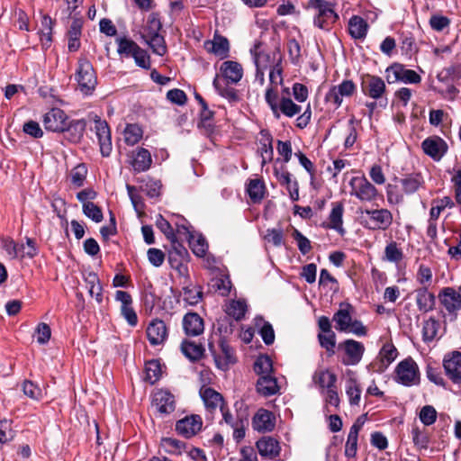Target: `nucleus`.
Instances as JSON below:
<instances>
[{
    "label": "nucleus",
    "instance_id": "obj_4",
    "mask_svg": "<svg viewBox=\"0 0 461 461\" xmlns=\"http://www.w3.org/2000/svg\"><path fill=\"white\" fill-rule=\"evenodd\" d=\"M208 348L212 356L213 357L217 367L220 369L226 370L229 368L230 365L236 362L234 349L221 335H219L218 339L219 351L212 341L209 342Z\"/></svg>",
    "mask_w": 461,
    "mask_h": 461
},
{
    "label": "nucleus",
    "instance_id": "obj_39",
    "mask_svg": "<svg viewBox=\"0 0 461 461\" xmlns=\"http://www.w3.org/2000/svg\"><path fill=\"white\" fill-rule=\"evenodd\" d=\"M212 86L218 95L227 99L229 102L235 103L239 101L238 91L235 88L230 86L228 84H222L220 81L219 74H216L215 77L213 78Z\"/></svg>",
    "mask_w": 461,
    "mask_h": 461
},
{
    "label": "nucleus",
    "instance_id": "obj_38",
    "mask_svg": "<svg viewBox=\"0 0 461 461\" xmlns=\"http://www.w3.org/2000/svg\"><path fill=\"white\" fill-rule=\"evenodd\" d=\"M313 382L324 392L325 390L336 386L337 376L334 373L327 369L319 370L313 375Z\"/></svg>",
    "mask_w": 461,
    "mask_h": 461
},
{
    "label": "nucleus",
    "instance_id": "obj_27",
    "mask_svg": "<svg viewBox=\"0 0 461 461\" xmlns=\"http://www.w3.org/2000/svg\"><path fill=\"white\" fill-rule=\"evenodd\" d=\"M416 305L420 312L427 313L434 310L436 305V296L429 291L428 286H421L415 291Z\"/></svg>",
    "mask_w": 461,
    "mask_h": 461
},
{
    "label": "nucleus",
    "instance_id": "obj_15",
    "mask_svg": "<svg viewBox=\"0 0 461 461\" xmlns=\"http://www.w3.org/2000/svg\"><path fill=\"white\" fill-rule=\"evenodd\" d=\"M423 152L435 161H439L447 151V142L438 136H431L421 143Z\"/></svg>",
    "mask_w": 461,
    "mask_h": 461
},
{
    "label": "nucleus",
    "instance_id": "obj_40",
    "mask_svg": "<svg viewBox=\"0 0 461 461\" xmlns=\"http://www.w3.org/2000/svg\"><path fill=\"white\" fill-rule=\"evenodd\" d=\"M439 321L434 317H429L423 321L422 326V339L424 342H431L436 338L438 329Z\"/></svg>",
    "mask_w": 461,
    "mask_h": 461
},
{
    "label": "nucleus",
    "instance_id": "obj_56",
    "mask_svg": "<svg viewBox=\"0 0 461 461\" xmlns=\"http://www.w3.org/2000/svg\"><path fill=\"white\" fill-rule=\"evenodd\" d=\"M411 438L413 444L419 449H427L429 447V438L425 429L419 427H413L411 429Z\"/></svg>",
    "mask_w": 461,
    "mask_h": 461
},
{
    "label": "nucleus",
    "instance_id": "obj_31",
    "mask_svg": "<svg viewBox=\"0 0 461 461\" xmlns=\"http://www.w3.org/2000/svg\"><path fill=\"white\" fill-rule=\"evenodd\" d=\"M343 212L344 206L341 203H333L331 212L329 215V221L325 226L327 229L335 230L341 236L346 233V230L343 228Z\"/></svg>",
    "mask_w": 461,
    "mask_h": 461
},
{
    "label": "nucleus",
    "instance_id": "obj_5",
    "mask_svg": "<svg viewBox=\"0 0 461 461\" xmlns=\"http://www.w3.org/2000/svg\"><path fill=\"white\" fill-rule=\"evenodd\" d=\"M395 380L405 386H412L420 383V370L411 357L405 358L397 365Z\"/></svg>",
    "mask_w": 461,
    "mask_h": 461
},
{
    "label": "nucleus",
    "instance_id": "obj_30",
    "mask_svg": "<svg viewBox=\"0 0 461 461\" xmlns=\"http://www.w3.org/2000/svg\"><path fill=\"white\" fill-rule=\"evenodd\" d=\"M183 328L188 336H198L204 330L203 320L196 312H188L184 316Z\"/></svg>",
    "mask_w": 461,
    "mask_h": 461
},
{
    "label": "nucleus",
    "instance_id": "obj_62",
    "mask_svg": "<svg viewBox=\"0 0 461 461\" xmlns=\"http://www.w3.org/2000/svg\"><path fill=\"white\" fill-rule=\"evenodd\" d=\"M53 22L50 16L44 15L41 19V41L43 44L51 41Z\"/></svg>",
    "mask_w": 461,
    "mask_h": 461
},
{
    "label": "nucleus",
    "instance_id": "obj_36",
    "mask_svg": "<svg viewBox=\"0 0 461 461\" xmlns=\"http://www.w3.org/2000/svg\"><path fill=\"white\" fill-rule=\"evenodd\" d=\"M351 306L347 304L345 308H340L333 315V321L336 323V330L339 331L347 332L349 330V327L352 321L350 314Z\"/></svg>",
    "mask_w": 461,
    "mask_h": 461
},
{
    "label": "nucleus",
    "instance_id": "obj_61",
    "mask_svg": "<svg viewBox=\"0 0 461 461\" xmlns=\"http://www.w3.org/2000/svg\"><path fill=\"white\" fill-rule=\"evenodd\" d=\"M83 212L86 217L90 218L95 222H100L103 221L104 216L102 210L94 203H85V204H83Z\"/></svg>",
    "mask_w": 461,
    "mask_h": 461
},
{
    "label": "nucleus",
    "instance_id": "obj_22",
    "mask_svg": "<svg viewBox=\"0 0 461 461\" xmlns=\"http://www.w3.org/2000/svg\"><path fill=\"white\" fill-rule=\"evenodd\" d=\"M219 77L221 76L228 84H237L243 77L241 64L234 60L223 61L219 68Z\"/></svg>",
    "mask_w": 461,
    "mask_h": 461
},
{
    "label": "nucleus",
    "instance_id": "obj_63",
    "mask_svg": "<svg viewBox=\"0 0 461 461\" xmlns=\"http://www.w3.org/2000/svg\"><path fill=\"white\" fill-rule=\"evenodd\" d=\"M292 236L297 242L298 249L303 255H306L311 251V241L301 231L294 229Z\"/></svg>",
    "mask_w": 461,
    "mask_h": 461
},
{
    "label": "nucleus",
    "instance_id": "obj_64",
    "mask_svg": "<svg viewBox=\"0 0 461 461\" xmlns=\"http://www.w3.org/2000/svg\"><path fill=\"white\" fill-rule=\"evenodd\" d=\"M3 248L12 258H15L17 257L22 258V254L23 252H24L25 249L23 244L18 245L11 239L4 240Z\"/></svg>",
    "mask_w": 461,
    "mask_h": 461
},
{
    "label": "nucleus",
    "instance_id": "obj_49",
    "mask_svg": "<svg viewBox=\"0 0 461 461\" xmlns=\"http://www.w3.org/2000/svg\"><path fill=\"white\" fill-rule=\"evenodd\" d=\"M161 445L165 451L171 455H182L185 450V443L173 438H162Z\"/></svg>",
    "mask_w": 461,
    "mask_h": 461
},
{
    "label": "nucleus",
    "instance_id": "obj_57",
    "mask_svg": "<svg viewBox=\"0 0 461 461\" xmlns=\"http://www.w3.org/2000/svg\"><path fill=\"white\" fill-rule=\"evenodd\" d=\"M318 340L320 345L326 349L329 356L335 354L336 334L334 332L326 334L319 333Z\"/></svg>",
    "mask_w": 461,
    "mask_h": 461
},
{
    "label": "nucleus",
    "instance_id": "obj_7",
    "mask_svg": "<svg viewBox=\"0 0 461 461\" xmlns=\"http://www.w3.org/2000/svg\"><path fill=\"white\" fill-rule=\"evenodd\" d=\"M389 84L401 81L404 84H420L421 77L414 70L406 68L400 63H393L385 70Z\"/></svg>",
    "mask_w": 461,
    "mask_h": 461
},
{
    "label": "nucleus",
    "instance_id": "obj_35",
    "mask_svg": "<svg viewBox=\"0 0 461 461\" xmlns=\"http://www.w3.org/2000/svg\"><path fill=\"white\" fill-rule=\"evenodd\" d=\"M368 24L365 19L358 15L352 16L348 21V32L356 40L366 38Z\"/></svg>",
    "mask_w": 461,
    "mask_h": 461
},
{
    "label": "nucleus",
    "instance_id": "obj_60",
    "mask_svg": "<svg viewBox=\"0 0 461 461\" xmlns=\"http://www.w3.org/2000/svg\"><path fill=\"white\" fill-rule=\"evenodd\" d=\"M126 189H127L128 195L131 199V202L135 211L139 214L142 213L145 204H144L142 197L139 194H137L136 187L133 185H127Z\"/></svg>",
    "mask_w": 461,
    "mask_h": 461
},
{
    "label": "nucleus",
    "instance_id": "obj_17",
    "mask_svg": "<svg viewBox=\"0 0 461 461\" xmlns=\"http://www.w3.org/2000/svg\"><path fill=\"white\" fill-rule=\"evenodd\" d=\"M115 300L122 303L121 314L126 320L128 324L131 327H135L138 323V316L131 306V295L128 292L118 290L115 293Z\"/></svg>",
    "mask_w": 461,
    "mask_h": 461
},
{
    "label": "nucleus",
    "instance_id": "obj_8",
    "mask_svg": "<svg viewBox=\"0 0 461 461\" xmlns=\"http://www.w3.org/2000/svg\"><path fill=\"white\" fill-rule=\"evenodd\" d=\"M364 213L367 216L365 226L372 230H385L393 222V214L387 209H366Z\"/></svg>",
    "mask_w": 461,
    "mask_h": 461
},
{
    "label": "nucleus",
    "instance_id": "obj_2",
    "mask_svg": "<svg viewBox=\"0 0 461 461\" xmlns=\"http://www.w3.org/2000/svg\"><path fill=\"white\" fill-rule=\"evenodd\" d=\"M308 7L315 11L313 23L321 30L330 31L339 19L333 5L326 0H310Z\"/></svg>",
    "mask_w": 461,
    "mask_h": 461
},
{
    "label": "nucleus",
    "instance_id": "obj_52",
    "mask_svg": "<svg viewBox=\"0 0 461 461\" xmlns=\"http://www.w3.org/2000/svg\"><path fill=\"white\" fill-rule=\"evenodd\" d=\"M146 381L155 384L161 375V366L158 360H149L145 365Z\"/></svg>",
    "mask_w": 461,
    "mask_h": 461
},
{
    "label": "nucleus",
    "instance_id": "obj_54",
    "mask_svg": "<svg viewBox=\"0 0 461 461\" xmlns=\"http://www.w3.org/2000/svg\"><path fill=\"white\" fill-rule=\"evenodd\" d=\"M265 185L259 179H251L248 185V194L253 202H259L264 197Z\"/></svg>",
    "mask_w": 461,
    "mask_h": 461
},
{
    "label": "nucleus",
    "instance_id": "obj_32",
    "mask_svg": "<svg viewBox=\"0 0 461 461\" xmlns=\"http://www.w3.org/2000/svg\"><path fill=\"white\" fill-rule=\"evenodd\" d=\"M257 392L264 396L268 397L279 392L277 380L272 375H262L258 379Z\"/></svg>",
    "mask_w": 461,
    "mask_h": 461
},
{
    "label": "nucleus",
    "instance_id": "obj_46",
    "mask_svg": "<svg viewBox=\"0 0 461 461\" xmlns=\"http://www.w3.org/2000/svg\"><path fill=\"white\" fill-rule=\"evenodd\" d=\"M279 117L281 113L291 118L301 113V106L294 104L289 97H282L279 102Z\"/></svg>",
    "mask_w": 461,
    "mask_h": 461
},
{
    "label": "nucleus",
    "instance_id": "obj_20",
    "mask_svg": "<svg viewBox=\"0 0 461 461\" xmlns=\"http://www.w3.org/2000/svg\"><path fill=\"white\" fill-rule=\"evenodd\" d=\"M152 405L161 415L170 414L176 408L175 397L168 391L158 390L153 395Z\"/></svg>",
    "mask_w": 461,
    "mask_h": 461
},
{
    "label": "nucleus",
    "instance_id": "obj_51",
    "mask_svg": "<svg viewBox=\"0 0 461 461\" xmlns=\"http://www.w3.org/2000/svg\"><path fill=\"white\" fill-rule=\"evenodd\" d=\"M246 312L247 303L242 300H232L226 310L227 314L233 317L236 321L243 319Z\"/></svg>",
    "mask_w": 461,
    "mask_h": 461
},
{
    "label": "nucleus",
    "instance_id": "obj_48",
    "mask_svg": "<svg viewBox=\"0 0 461 461\" xmlns=\"http://www.w3.org/2000/svg\"><path fill=\"white\" fill-rule=\"evenodd\" d=\"M184 301L188 305H196L203 299V291L201 286H185L183 288Z\"/></svg>",
    "mask_w": 461,
    "mask_h": 461
},
{
    "label": "nucleus",
    "instance_id": "obj_42",
    "mask_svg": "<svg viewBox=\"0 0 461 461\" xmlns=\"http://www.w3.org/2000/svg\"><path fill=\"white\" fill-rule=\"evenodd\" d=\"M211 286L221 296H228L231 289V282L228 276L221 275L212 279Z\"/></svg>",
    "mask_w": 461,
    "mask_h": 461
},
{
    "label": "nucleus",
    "instance_id": "obj_18",
    "mask_svg": "<svg viewBox=\"0 0 461 461\" xmlns=\"http://www.w3.org/2000/svg\"><path fill=\"white\" fill-rule=\"evenodd\" d=\"M202 426V418L199 415H191L178 420L176 430L179 435L190 438L201 430Z\"/></svg>",
    "mask_w": 461,
    "mask_h": 461
},
{
    "label": "nucleus",
    "instance_id": "obj_12",
    "mask_svg": "<svg viewBox=\"0 0 461 461\" xmlns=\"http://www.w3.org/2000/svg\"><path fill=\"white\" fill-rule=\"evenodd\" d=\"M95 122V131L98 139L100 151L103 157H108L112 151V138L110 127L106 121L102 120L100 116L93 117Z\"/></svg>",
    "mask_w": 461,
    "mask_h": 461
},
{
    "label": "nucleus",
    "instance_id": "obj_24",
    "mask_svg": "<svg viewBox=\"0 0 461 461\" xmlns=\"http://www.w3.org/2000/svg\"><path fill=\"white\" fill-rule=\"evenodd\" d=\"M403 193L407 195L413 194L424 187L425 180L421 173L412 172L403 175L398 179Z\"/></svg>",
    "mask_w": 461,
    "mask_h": 461
},
{
    "label": "nucleus",
    "instance_id": "obj_23",
    "mask_svg": "<svg viewBox=\"0 0 461 461\" xmlns=\"http://www.w3.org/2000/svg\"><path fill=\"white\" fill-rule=\"evenodd\" d=\"M204 49L212 53L220 59H224L230 54V42L226 37L219 34H214L213 39L204 41Z\"/></svg>",
    "mask_w": 461,
    "mask_h": 461
},
{
    "label": "nucleus",
    "instance_id": "obj_1",
    "mask_svg": "<svg viewBox=\"0 0 461 461\" xmlns=\"http://www.w3.org/2000/svg\"><path fill=\"white\" fill-rule=\"evenodd\" d=\"M75 80L78 90L84 95H93L97 86V76L92 63L86 57L78 59Z\"/></svg>",
    "mask_w": 461,
    "mask_h": 461
},
{
    "label": "nucleus",
    "instance_id": "obj_19",
    "mask_svg": "<svg viewBox=\"0 0 461 461\" xmlns=\"http://www.w3.org/2000/svg\"><path fill=\"white\" fill-rule=\"evenodd\" d=\"M177 233L185 236L194 254L197 257H203L205 255L208 245L203 237L193 234L185 225H178Z\"/></svg>",
    "mask_w": 461,
    "mask_h": 461
},
{
    "label": "nucleus",
    "instance_id": "obj_58",
    "mask_svg": "<svg viewBox=\"0 0 461 461\" xmlns=\"http://www.w3.org/2000/svg\"><path fill=\"white\" fill-rule=\"evenodd\" d=\"M461 78V68L459 66L453 65L443 69L438 75V79L444 82L449 80L452 82L458 81Z\"/></svg>",
    "mask_w": 461,
    "mask_h": 461
},
{
    "label": "nucleus",
    "instance_id": "obj_45",
    "mask_svg": "<svg viewBox=\"0 0 461 461\" xmlns=\"http://www.w3.org/2000/svg\"><path fill=\"white\" fill-rule=\"evenodd\" d=\"M259 328V334L266 345H271L275 341V331L270 322L266 321L262 317L256 318V325Z\"/></svg>",
    "mask_w": 461,
    "mask_h": 461
},
{
    "label": "nucleus",
    "instance_id": "obj_43",
    "mask_svg": "<svg viewBox=\"0 0 461 461\" xmlns=\"http://www.w3.org/2000/svg\"><path fill=\"white\" fill-rule=\"evenodd\" d=\"M266 103L271 109V112L276 119H279V95L276 86H268L265 94Z\"/></svg>",
    "mask_w": 461,
    "mask_h": 461
},
{
    "label": "nucleus",
    "instance_id": "obj_3",
    "mask_svg": "<svg viewBox=\"0 0 461 461\" xmlns=\"http://www.w3.org/2000/svg\"><path fill=\"white\" fill-rule=\"evenodd\" d=\"M361 90L366 96L378 101L381 106H386V86L380 77L370 74L363 75L361 77Z\"/></svg>",
    "mask_w": 461,
    "mask_h": 461
},
{
    "label": "nucleus",
    "instance_id": "obj_11",
    "mask_svg": "<svg viewBox=\"0 0 461 461\" xmlns=\"http://www.w3.org/2000/svg\"><path fill=\"white\" fill-rule=\"evenodd\" d=\"M338 348L345 353V357L342 359V363L345 366L357 365L365 353L364 344L350 339L340 342Z\"/></svg>",
    "mask_w": 461,
    "mask_h": 461
},
{
    "label": "nucleus",
    "instance_id": "obj_10",
    "mask_svg": "<svg viewBox=\"0 0 461 461\" xmlns=\"http://www.w3.org/2000/svg\"><path fill=\"white\" fill-rule=\"evenodd\" d=\"M159 28L160 24L153 22L152 26L144 28L141 38L155 54L163 56L167 52V46L164 37L158 33Z\"/></svg>",
    "mask_w": 461,
    "mask_h": 461
},
{
    "label": "nucleus",
    "instance_id": "obj_50",
    "mask_svg": "<svg viewBox=\"0 0 461 461\" xmlns=\"http://www.w3.org/2000/svg\"><path fill=\"white\" fill-rule=\"evenodd\" d=\"M142 133V130L139 125L128 124L123 131L124 141L128 145L133 146L140 140Z\"/></svg>",
    "mask_w": 461,
    "mask_h": 461
},
{
    "label": "nucleus",
    "instance_id": "obj_59",
    "mask_svg": "<svg viewBox=\"0 0 461 461\" xmlns=\"http://www.w3.org/2000/svg\"><path fill=\"white\" fill-rule=\"evenodd\" d=\"M264 239L275 247H281L284 244V231L281 228L267 229Z\"/></svg>",
    "mask_w": 461,
    "mask_h": 461
},
{
    "label": "nucleus",
    "instance_id": "obj_28",
    "mask_svg": "<svg viewBox=\"0 0 461 461\" xmlns=\"http://www.w3.org/2000/svg\"><path fill=\"white\" fill-rule=\"evenodd\" d=\"M258 453L265 457L274 459L281 451L279 441L273 437L264 436L256 443Z\"/></svg>",
    "mask_w": 461,
    "mask_h": 461
},
{
    "label": "nucleus",
    "instance_id": "obj_34",
    "mask_svg": "<svg viewBox=\"0 0 461 461\" xmlns=\"http://www.w3.org/2000/svg\"><path fill=\"white\" fill-rule=\"evenodd\" d=\"M152 164L150 152L144 149L139 148L133 154L131 166L136 172H145L149 169Z\"/></svg>",
    "mask_w": 461,
    "mask_h": 461
},
{
    "label": "nucleus",
    "instance_id": "obj_25",
    "mask_svg": "<svg viewBox=\"0 0 461 461\" xmlns=\"http://www.w3.org/2000/svg\"><path fill=\"white\" fill-rule=\"evenodd\" d=\"M364 423V417H358L349 429L345 445V456L348 458H353L357 455L358 433Z\"/></svg>",
    "mask_w": 461,
    "mask_h": 461
},
{
    "label": "nucleus",
    "instance_id": "obj_6",
    "mask_svg": "<svg viewBox=\"0 0 461 461\" xmlns=\"http://www.w3.org/2000/svg\"><path fill=\"white\" fill-rule=\"evenodd\" d=\"M350 195L356 196L361 202H374L378 196V191L365 176H354L349 181Z\"/></svg>",
    "mask_w": 461,
    "mask_h": 461
},
{
    "label": "nucleus",
    "instance_id": "obj_26",
    "mask_svg": "<svg viewBox=\"0 0 461 461\" xmlns=\"http://www.w3.org/2000/svg\"><path fill=\"white\" fill-rule=\"evenodd\" d=\"M147 337L153 346L163 344L167 338L166 323L158 319L153 320L147 328Z\"/></svg>",
    "mask_w": 461,
    "mask_h": 461
},
{
    "label": "nucleus",
    "instance_id": "obj_55",
    "mask_svg": "<svg viewBox=\"0 0 461 461\" xmlns=\"http://www.w3.org/2000/svg\"><path fill=\"white\" fill-rule=\"evenodd\" d=\"M87 167L84 163L77 165L70 172L71 183L75 187H81L86 178Z\"/></svg>",
    "mask_w": 461,
    "mask_h": 461
},
{
    "label": "nucleus",
    "instance_id": "obj_13",
    "mask_svg": "<svg viewBox=\"0 0 461 461\" xmlns=\"http://www.w3.org/2000/svg\"><path fill=\"white\" fill-rule=\"evenodd\" d=\"M262 43L256 42L250 49V53L253 57L256 68L260 69L272 68L276 64L278 57H281L278 51H265L261 50Z\"/></svg>",
    "mask_w": 461,
    "mask_h": 461
},
{
    "label": "nucleus",
    "instance_id": "obj_14",
    "mask_svg": "<svg viewBox=\"0 0 461 461\" xmlns=\"http://www.w3.org/2000/svg\"><path fill=\"white\" fill-rule=\"evenodd\" d=\"M438 300L441 305L450 315L455 317L461 310V294L453 287H445L438 293Z\"/></svg>",
    "mask_w": 461,
    "mask_h": 461
},
{
    "label": "nucleus",
    "instance_id": "obj_41",
    "mask_svg": "<svg viewBox=\"0 0 461 461\" xmlns=\"http://www.w3.org/2000/svg\"><path fill=\"white\" fill-rule=\"evenodd\" d=\"M86 127V123L84 120L68 121V128H66L65 131L70 134L71 141L77 142L83 137Z\"/></svg>",
    "mask_w": 461,
    "mask_h": 461
},
{
    "label": "nucleus",
    "instance_id": "obj_9",
    "mask_svg": "<svg viewBox=\"0 0 461 461\" xmlns=\"http://www.w3.org/2000/svg\"><path fill=\"white\" fill-rule=\"evenodd\" d=\"M68 116L60 108H51L42 116V123L46 131L63 132L68 128Z\"/></svg>",
    "mask_w": 461,
    "mask_h": 461
},
{
    "label": "nucleus",
    "instance_id": "obj_29",
    "mask_svg": "<svg viewBox=\"0 0 461 461\" xmlns=\"http://www.w3.org/2000/svg\"><path fill=\"white\" fill-rule=\"evenodd\" d=\"M200 396L207 411L213 412L217 408L221 409L225 405L222 395L211 387H202Z\"/></svg>",
    "mask_w": 461,
    "mask_h": 461
},
{
    "label": "nucleus",
    "instance_id": "obj_47",
    "mask_svg": "<svg viewBox=\"0 0 461 461\" xmlns=\"http://www.w3.org/2000/svg\"><path fill=\"white\" fill-rule=\"evenodd\" d=\"M118 45L117 52L121 56L131 57L135 50L139 48V45L132 40L127 37H119L116 39Z\"/></svg>",
    "mask_w": 461,
    "mask_h": 461
},
{
    "label": "nucleus",
    "instance_id": "obj_37",
    "mask_svg": "<svg viewBox=\"0 0 461 461\" xmlns=\"http://www.w3.org/2000/svg\"><path fill=\"white\" fill-rule=\"evenodd\" d=\"M181 351L189 360L194 362L202 358L204 348L201 343L185 339L181 344Z\"/></svg>",
    "mask_w": 461,
    "mask_h": 461
},
{
    "label": "nucleus",
    "instance_id": "obj_16",
    "mask_svg": "<svg viewBox=\"0 0 461 461\" xmlns=\"http://www.w3.org/2000/svg\"><path fill=\"white\" fill-rule=\"evenodd\" d=\"M443 366L447 377L455 384L461 383V352L454 351L447 355Z\"/></svg>",
    "mask_w": 461,
    "mask_h": 461
},
{
    "label": "nucleus",
    "instance_id": "obj_21",
    "mask_svg": "<svg viewBox=\"0 0 461 461\" xmlns=\"http://www.w3.org/2000/svg\"><path fill=\"white\" fill-rule=\"evenodd\" d=\"M276 427L274 413L266 409H259L252 418V428L258 432H270Z\"/></svg>",
    "mask_w": 461,
    "mask_h": 461
},
{
    "label": "nucleus",
    "instance_id": "obj_44",
    "mask_svg": "<svg viewBox=\"0 0 461 461\" xmlns=\"http://www.w3.org/2000/svg\"><path fill=\"white\" fill-rule=\"evenodd\" d=\"M398 351L393 344H385L380 350L379 357L382 364V371L389 366L397 357Z\"/></svg>",
    "mask_w": 461,
    "mask_h": 461
},
{
    "label": "nucleus",
    "instance_id": "obj_33",
    "mask_svg": "<svg viewBox=\"0 0 461 461\" xmlns=\"http://www.w3.org/2000/svg\"><path fill=\"white\" fill-rule=\"evenodd\" d=\"M261 139L259 140L258 152L261 157V166L264 167L267 162L273 159L274 149L272 146L273 138L268 131H260Z\"/></svg>",
    "mask_w": 461,
    "mask_h": 461
},
{
    "label": "nucleus",
    "instance_id": "obj_53",
    "mask_svg": "<svg viewBox=\"0 0 461 461\" xmlns=\"http://www.w3.org/2000/svg\"><path fill=\"white\" fill-rule=\"evenodd\" d=\"M254 371L260 376L271 375L273 364L271 358L267 355L259 356L254 363Z\"/></svg>",
    "mask_w": 461,
    "mask_h": 461
}]
</instances>
